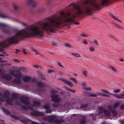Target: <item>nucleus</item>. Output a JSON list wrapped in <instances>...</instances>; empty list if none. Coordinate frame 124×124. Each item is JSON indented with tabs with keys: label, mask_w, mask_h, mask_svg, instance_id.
<instances>
[{
	"label": "nucleus",
	"mask_w": 124,
	"mask_h": 124,
	"mask_svg": "<svg viewBox=\"0 0 124 124\" xmlns=\"http://www.w3.org/2000/svg\"><path fill=\"white\" fill-rule=\"evenodd\" d=\"M111 0H80V7L74 3H71L65 8L66 12H60L62 17L54 14L45 18L44 22L41 21L36 23L37 25L40 26L43 30L54 32V29L56 26L60 25L63 21L66 23L73 22L75 21L74 19L83 14L91 15L93 7L95 9L99 10L101 5H108Z\"/></svg>",
	"instance_id": "f257e3e1"
},
{
	"label": "nucleus",
	"mask_w": 124,
	"mask_h": 124,
	"mask_svg": "<svg viewBox=\"0 0 124 124\" xmlns=\"http://www.w3.org/2000/svg\"><path fill=\"white\" fill-rule=\"evenodd\" d=\"M32 116H43V120L44 121H47L50 123H55L57 124H61L62 123L65 122L64 120L63 119H56V116L53 115L48 116H45V114L42 112H39L33 110L31 113Z\"/></svg>",
	"instance_id": "f03ea898"
},
{
	"label": "nucleus",
	"mask_w": 124,
	"mask_h": 124,
	"mask_svg": "<svg viewBox=\"0 0 124 124\" xmlns=\"http://www.w3.org/2000/svg\"><path fill=\"white\" fill-rule=\"evenodd\" d=\"M50 95L51 98V101L54 103L53 104L52 106L54 107H57L58 106L59 104L61 101V99L59 95L54 93L53 91Z\"/></svg>",
	"instance_id": "7ed1b4c3"
},
{
	"label": "nucleus",
	"mask_w": 124,
	"mask_h": 124,
	"mask_svg": "<svg viewBox=\"0 0 124 124\" xmlns=\"http://www.w3.org/2000/svg\"><path fill=\"white\" fill-rule=\"evenodd\" d=\"M0 27L2 28V30L3 32L5 33L9 34H12L11 31L9 29V26L5 23H0Z\"/></svg>",
	"instance_id": "20e7f679"
},
{
	"label": "nucleus",
	"mask_w": 124,
	"mask_h": 124,
	"mask_svg": "<svg viewBox=\"0 0 124 124\" xmlns=\"http://www.w3.org/2000/svg\"><path fill=\"white\" fill-rule=\"evenodd\" d=\"M98 108L99 110V111L98 112L99 113L102 114L103 113L105 116H111V112L108 110L105 109L102 107H99Z\"/></svg>",
	"instance_id": "39448f33"
},
{
	"label": "nucleus",
	"mask_w": 124,
	"mask_h": 124,
	"mask_svg": "<svg viewBox=\"0 0 124 124\" xmlns=\"http://www.w3.org/2000/svg\"><path fill=\"white\" fill-rule=\"evenodd\" d=\"M12 98H9L7 99L6 101L7 103L8 104L11 105V103L13 102V101L14 100V99H17L18 97V95L16 94H13L11 95Z\"/></svg>",
	"instance_id": "423d86ee"
},
{
	"label": "nucleus",
	"mask_w": 124,
	"mask_h": 124,
	"mask_svg": "<svg viewBox=\"0 0 124 124\" xmlns=\"http://www.w3.org/2000/svg\"><path fill=\"white\" fill-rule=\"evenodd\" d=\"M20 99L21 102L24 103L25 106H28L29 105L30 103L27 97L22 96L20 97Z\"/></svg>",
	"instance_id": "0eeeda50"
},
{
	"label": "nucleus",
	"mask_w": 124,
	"mask_h": 124,
	"mask_svg": "<svg viewBox=\"0 0 124 124\" xmlns=\"http://www.w3.org/2000/svg\"><path fill=\"white\" fill-rule=\"evenodd\" d=\"M43 107L45 109L46 113H50L52 112V109H50V104L49 103H46L43 106Z\"/></svg>",
	"instance_id": "6e6552de"
},
{
	"label": "nucleus",
	"mask_w": 124,
	"mask_h": 124,
	"mask_svg": "<svg viewBox=\"0 0 124 124\" xmlns=\"http://www.w3.org/2000/svg\"><path fill=\"white\" fill-rule=\"evenodd\" d=\"M23 80L25 82H31L33 83L35 82L36 81L35 78H32L27 76L24 77L23 78Z\"/></svg>",
	"instance_id": "1a4fd4ad"
},
{
	"label": "nucleus",
	"mask_w": 124,
	"mask_h": 124,
	"mask_svg": "<svg viewBox=\"0 0 124 124\" xmlns=\"http://www.w3.org/2000/svg\"><path fill=\"white\" fill-rule=\"evenodd\" d=\"M107 108L112 114L113 116H115L117 114V113L116 110L113 109L112 107L110 105L108 106Z\"/></svg>",
	"instance_id": "9d476101"
},
{
	"label": "nucleus",
	"mask_w": 124,
	"mask_h": 124,
	"mask_svg": "<svg viewBox=\"0 0 124 124\" xmlns=\"http://www.w3.org/2000/svg\"><path fill=\"white\" fill-rule=\"evenodd\" d=\"M7 47V38L5 40L0 42V52L2 51L3 48Z\"/></svg>",
	"instance_id": "9b49d317"
},
{
	"label": "nucleus",
	"mask_w": 124,
	"mask_h": 124,
	"mask_svg": "<svg viewBox=\"0 0 124 124\" xmlns=\"http://www.w3.org/2000/svg\"><path fill=\"white\" fill-rule=\"evenodd\" d=\"M2 78L6 80H10L12 79V77L9 74H3L1 75Z\"/></svg>",
	"instance_id": "f8f14e48"
},
{
	"label": "nucleus",
	"mask_w": 124,
	"mask_h": 124,
	"mask_svg": "<svg viewBox=\"0 0 124 124\" xmlns=\"http://www.w3.org/2000/svg\"><path fill=\"white\" fill-rule=\"evenodd\" d=\"M28 4L33 7H35L37 4V2L34 0H28Z\"/></svg>",
	"instance_id": "ddd939ff"
},
{
	"label": "nucleus",
	"mask_w": 124,
	"mask_h": 124,
	"mask_svg": "<svg viewBox=\"0 0 124 124\" xmlns=\"http://www.w3.org/2000/svg\"><path fill=\"white\" fill-rule=\"evenodd\" d=\"M61 79L62 81L64 82L66 84L68 85L70 87H73V84L72 83L70 82H69L66 79L64 78H61Z\"/></svg>",
	"instance_id": "4468645a"
},
{
	"label": "nucleus",
	"mask_w": 124,
	"mask_h": 124,
	"mask_svg": "<svg viewBox=\"0 0 124 124\" xmlns=\"http://www.w3.org/2000/svg\"><path fill=\"white\" fill-rule=\"evenodd\" d=\"M14 70H13L12 71L10 72V74L14 77H21L22 75L21 73H14Z\"/></svg>",
	"instance_id": "2eb2a0df"
},
{
	"label": "nucleus",
	"mask_w": 124,
	"mask_h": 124,
	"mask_svg": "<svg viewBox=\"0 0 124 124\" xmlns=\"http://www.w3.org/2000/svg\"><path fill=\"white\" fill-rule=\"evenodd\" d=\"M87 85V84L84 82H82L81 85V86L83 87L84 89L88 91L91 90V89L90 88L86 87Z\"/></svg>",
	"instance_id": "dca6fc26"
},
{
	"label": "nucleus",
	"mask_w": 124,
	"mask_h": 124,
	"mask_svg": "<svg viewBox=\"0 0 124 124\" xmlns=\"http://www.w3.org/2000/svg\"><path fill=\"white\" fill-rule=\"evenodd\" d=\"M82 117V118L79 120V123L80 124H85L86 118L85 116H83Z\"/></svg>",
	"instance_id": "f3484780"
},
{
	"label": "nucleus",
	"mask_w": 124,
	"mask_h": 124,
	"mask_svg": "<svg viewBox=\"0 0 124 124\" xmlns=\"http://www.w3.org/2000/svg\"><path fill=\"white\" fill-rule=\"evenodd\" d=\"M21 121L24 124H28L31 120L27 118H23L21 119Z\"/></svg>",
	"instance_id": "a211bd4d"
},
{
	"label": "nucleus",
	"mask_w": 124,
	"mask_h": 124,
	"mask_svg": "<svg viewBox=\"0 0 124 124\" xmlns=\"http://www.w3.org/2000/svg\"><path fill=\"white\" fill-rule=\"evenodd\" d=\"M17 77V78L14 79L12 81L13 83L15 84H19L21 82V79L20 78L21 77Z\"/></svg>",
	"instance_id": "6ab92c4d"
},
{
	"label": "nucleus",
	"mask_w": 124,
	"mask_h": 124,
	"mask_svg": "<svg viewBox=\"0 0 124 124\" xmlns=\"http://www.w3.org/2000/svg\"><path fill=\"white\" fill-rule=\"evenodd\" d=\"M10 93L8 91H6L3 93V97H5L6 99H7L9 97V95Z\"/></svg>",
	"instance_id": "aec40b11"
},
{
	"label": "nucleus",
	"mask_w": 124,
	"mask_h": 124,
	"mask_svg": "<svg viewBox=\"0 0 124 124\" xmlns=\"http://www.w3.org/2000/svg\"><path fill=\"white\" fill-rule=\"evenodd\" d=\"M40 103L39 101H35L33 102V104L32 106H34L35 107H38L40 106Z\"/></svg>",
	"instance_id": "412c9836"
},
{
	"label": "nucleus",
	"mask_w": 124,
	"mask_h": 124,
	"mask_svg": "<svg viewBox=\"0 0 124 124\" xmlns=\"http://www.w3.org/2000/svg\"><path fill=\"white\" fill-rule=\"evenodd\" d=\"M114 96L116 98H124V93L121 94L120 95H117L116 94H114Z\"/></svg>",
	"instance_id": "4be33fe9"
},
{
	"label": "nucleus",
	"mask_w": 124,
	"mask_h": 124,
	"mask_svg": "<svg viewBox=\"0 0 124 124\" xmlns=\"http://www.w3.org/2000/svg\"><path fill=\"white\" fill-rule=\"evenodd\" d=\"M88 105L87 104H82L80 106V108L82 109L85 108L87 107Z\"/></svg>",
	"instance_id": "5701e85b"
},
{
	"label": "nucleus",
	"mask_w": 124,
	"mask_h": 124,
	"mask_svg": "<svg viewBox=\"0 0 124 124\" xmlns=\"http://www.w3.org/2000/svg\"><path fill=\"white\" fill-rule=\"evenodd\" d=\"M37 85L40 88H43L44 86V85L42 83L38 82L37 83Z\"/></svg>",
	"instance_id": "b1692460"
},
{
	"label": "nucleus",
	"mask_w": 124,
	"mask_h": 124,
	"mask_svg": "<svg viewBox=\"0 0 124 124\" xmlns=\"http://www.w3.org/2000/svg\"><path fill=\"white\" fill-rule=\"evenodd\" d=\"M45 10V8L42 7L39 8L38 10V11L39 12H44Z\"/></svg>",
	"instance_id": "393cba45"
},
{
	"label": "nucleus",
	"mask_w": 124,
	"mask_h": 124,
	"mask_svg": "<svg viewBox=\"0 0 124 124\" xmlns=\"http://www.w3.org/2000/svg\"><path fill=\"white\" fill-rule=\"evenodd\" d=\"M2 111L5 113L8 114H10V113L9 111L5 108H2Z\"/></svg>",
	"instance_id": "a878e982"
},
{
	"label": "nucleus",
	"mask_w": 124,
	"mask_h": 124,
	"mask_svg": "<svg viewBox=\"0 0 124 124\" xmlns=\"http://www.w3.org/2000/svg\"><path fill=\"white\" fill-rule=\"evenodd\" d=\"M39 77L43 80H45L46 79L44 75L42 73H39Z\"/></svg>",
	"instance_id": "bb28decb"
},
{
	"label": "nucleus",
	"mask_w": 124,
	"mask_h": 124,
	"mask_svg": "<svg viewBox=\"0 0 124 124\" xmlns=\"http://www.w3.org/2000/svg\"><path fill=\"white\" fill-rule=\"evenodd\" d=\"M109 16L111 17H112L113 18L115 19H116L118 21H119L120 22L122 23L121 21L118 19L117 18H116V16H114L112 14H109Z\"/></svg>",
	"instance_id": "cd10ccee"
},
{
	"label": "nucleus",
	"mask_w": 124,
	"mask_h": 124,
	"mask_svg": "<svg viewBox=\"0 0 124 124\" xmlns=\"http://www.w3.org/2000/svg\"><path fill=\"white\" fill-rule=\"evenodd\" d=\"M102 95L104 96H108L109 95V94L107 92L105 91H103Z\"/></svg>",
	"instance_id": "c85d7f7f"
},
{
	"label": "nucleus",
	"mask_w": 124,
	"mask_h": 124,
	"mask_svg": "<svg viewBox=\"0 0 124 124\" xmlns=\"http://www.w3.org/2000/svg\"><path fill=\"white\" fill-rule=\"evenodd\" d=\"M71 55L77 57H80V55L78 53H71Z\"/></svg>",
	"instance_id": "c756f323"
},
{
	"label": "nucleus",
	"mask_w": 124,
	"mask_h": 124,
	"mask_svg": "<svg viewBox=\"0 0 124 124\" xmlns=\"http://www.w3.org/2000/svg\"><path fill=\"white\" fill-rule=\"evenodd\" d=\"M70 78L76 84H77L78 82L75 79V78H73V77H71Z\"/></svg>",
	"instance_id": "7c9ffc66"
},
{
	"label": "nucleus",
	"mask_w": 124,
	"mask_h": 124,
	"mask_svg": "<svg viewBox=\"0 0 124 124\" xmlns=\"http://www.w3.org/2000/svg\"><path fill=\"white\" fill-rule=\"evenodd\" d=\"M64 45L66 47H68L69 48L71 47V45L68 43H65L64 44Z\"/></svg>",
	"instance_id": "2f4dec72"
},
{
	"label": "nucleus",
	"mask_w": 124,
	"mask_h": 124,
	"mask_svg": "<svg viewBox=\"0 0 124 124\" xmlns=\"http://www.w3.org/2000/svg\"><path fill=\"white\" fill-rule=\"evenodd\" d=\"M119 105V104L118 103H116L114 104L113 105V107H112L113 109H114V108H117Z\"/></svg>",
	"instance_id": "473e14b6"
},
{
	"label": "nucleus",
	"mask_w": 124,
	"mask_h": 124,
	"mask_svg": "<svg viewBox=\"0 0 124 124\" xmlns=\"http://www.w3.org/2000/svg\"><path fill=\"white\" fill-rule=\"evenodd\" d=\"M12 116L13 118H15V119H18L19 118V117L15 115H12Z\"/></svg>",
	"instance_id": "72a5a7b5"
},
{
	"label": "nucleus",
	"mask_w": 124,
	"mask_h": 124,
	"mask_svg": "<svg viewBox=\"0 0 124 124\" xmlns=\"http://www.w3.org/2000/svg\"><path fill=\"white\" fill-rule=\"evenodd\" d=\"M114 25L117 28H119V29H121L122 28L120 26L116 23H114Z\"/></svg>",
	"instance_id": "f704fd0d"
},
{
	"label": "nucleus",
	"mask_w": 124,
	"mask_h": 124,
	"mask_svg": "<svg viewBox=\"0 0 124 124\" xmlns=\"http://www.w3.org/2000/svg\"><path fill=\"white\" fill-rule=\"evenodd\" d=\"M81 36L85 37H88V35L86 34L83 33L80 35Z\"/></svg>",
	"instance_id": "c9c22d12"
},
{
	"label": "nucleus",
	"mask_w": 124,
	"mask_h": 124,
	"mask_svg": "<svg viewBox=\"0 0 124 124\" xmlns=\"http://www.w3.org/2000/svg\"><path fill=\"white\" fill-rule=\"evenodd\" d=\"M21 108L23 110H26L28 109V107L23 106L21 107Z\"/></svg>",
	"instance_id": "e433bc0d"
},
{
	"label": "nucleus",
	"mask_w": 124,
	"mask_h": 124,
	"mask_svg": "<svg viewBox=\"0 0 124 124\" xmlns=\"http://www.w3.org/2000/svg\"><path fill=\"white\" fill-rule=\"evenodd\" d=\"M90 96L91 97H96L97 95V94H96L93 93L91 94H90Z\"/></svg>",
	"instance_id": "4c0bfd02"
},
{
	"label": "nucleus",
	"mask_w": 124,
	"mask_h": 124,
	"mask_svg": "<svg viewBox=\"0 0 124 124\" xmlns=\"http://www.w3.org/2000/svg\"><path fill=\"white\" fill-rule=\"evenodd\" d=\"M13 7L15 10H17L18 8V7L16 5L14 4L13 5Z\"/></svg>",
	"instance_id": "58836bf2"
},
{
	"label": "nucleus",
	"mask_w": 124,
	"mask_h": 124,
	"mask_svg": "<svg viewBox=\"0 0 124 124\" xmlns=\"http://www.w3.org/2000/svg\"><path fill=\"white\" fill-rule=\"evenodd\" d=\"M19 23L21 24H22L24 26H28V25L27 24H25L23 23L22 22H19Z\"/></svg>",
	"instance_id": "ea45409f"
},
{
	"label": "nucleus",
	"mask_w": 124,
	"mask_h": 124,
	"mask_svg": "<svg viewBox=\"0 0 124 124\" xmlns=\"http://www.w3.org/2000/svg\"><path fill=\"white\" fill-rule=\"evenodd\" d=\"M89 49L92 52H93L94 51V49L93 47H90L89 48Z\"/></svg>",
	"instance_id": "a19ab883"
},
{
	"label": "nucleus",
	"mask_w": 124,
	"mask_h": 124,
	"mask_svg": "<svg viewBox=\"0 0 124 124\" xmlns=\"http://www.w3.org/2000/svg\"><path fill=\"white\" fill-rule=\"evenodd\" d=\"M83 43L84 44L87 45L88 44V42L87 41L84 40L83 41Z\"/></svg>",
	"instance_id": "79ce46f5"
},
{
	"label": "nucleus",
	"mask_w": 124,
	"mask_h": 124,
	"mask_svg": "<svg viewBox=\"0 0 124 124\" xmlns=\"http://www.w3.org/2000/svg\"><path fill=\"white\" fill-rule=\"evenodd\" d=\"M58 64L60 67H63V66L62 64V63L61 62H57Z\"/></svg>",
	"instance_id": "37998d69"
},
{
	"label": "nucleus",
	"mask_w": 124,
	"mask_h": 124,
	"mask_svg": "<svg viewBox=\"0 0 124 124\" xmlns=\"http://www.w3.org/2000/svg\"><path fill=\"white\" fill-rule=\"evenodd\" d=\"M30 122H31V124H39L38 123L36 122L32 121H30Z\"/></svg>",
	"instance_id": "c03bdc74"
},
{
	"label": "nucleus",
	"mask_w": 124,
	"mask_h": 124,
	"mask_svg": "<svg viewBox=\"0 0 124 124\" xmlns=\"http://www.w3.org/2000/svg\"><path fill=\"white\" fill-rule=\"evenodd\" d=\"M92 118L93 120H94L96 119V116L93 114H92Z\"/></svg>",
	"instance_id": "a18cd8bd"
},
{
	"label": "nucleus",
	"mask_w": 124,
	"mask_h": 124,
	"mask_svg": "<svg viewBox=\"0 0 124 124\" xmlns=\"http://www.w3.org/2000/svg\"><path fill=\"white\" fill-rule=\"evenodd\" d=\"M120 109L121 110H123L124 109V105L121 106L120 107Z\"/></svg>",
	"instance_id": "49530a36"
},
{
	"label": "nucleus",
	"mask_w": 124,
	"mask_h": 124,
	"mask_svg": "<svg viewBox=\"0 0 124 124\" xmlns=\"http://www.w3.org/2000/svg\"><path fill=\"white\" fill-rule=\"evenodd\" d=\"M93 42L96 45H98V41L96 40H94L93 41Z\"/></svg>",
	"instance_id": "de8ad7c7"
},
{
	"label": "nucleus",
	"mask_w": 124,
	"mask_h": 124,
	"mask_svg": "<svg viewBox=\"0 0 124 124\" xmlns=\"http://www.w3.org/2000/svg\"><path fill=\"white\" fill-rule=\"evenodd\" d=\"M120 91L119 90H114V92L115 93H117L119 92Z\"/></svg>",
	"instance_id": "09e8293b"
},
{
	"label": "nucleus",
	"mask_w": 124,
	"mask_h": 124,
	"mask_svg": "<svg viewBox=\"0 0 124 124\" xmlns=\"http://www.w3.org/2000/svg\"><path fill=\"white\" fill-rule=\"evenodd\" d=\"M14 61L15 62H17L18 63H19L20 62V60L17 59H14Z\"/></svg>",
	"instance_id": "8fccbe9b"
},
{
	"label": "nucleus",
	"mask_w": 124,
	"mask_h": 124,
	"mask_svg": "<svg viewBox=\"0 0 124 124\" xmlns=\"http://www.w3.org/2000/svg\"><path fill=\"white\" fill-rule=\"evenodd\" d=\"M15 50L16 51L15 52L16 54H18L19 52H21V51L17 49H16Z\"/></svg>",
	"instance_id": "3c124183"
},
{
	"label": "nucleus",
	"mask_w": 124,
	"mask_h": 124,
	"mask_svg": "<svg viewBox=\"0 0 124 124\" xmlns=\"http://www.w3.org/2000/svg\"><path fill=\"white\" fill-rule=\"evenodd\" d=\"M21 70L23 71H24V72L25 71V72H26L27 71V69L26 68H22L21 69Z\"/></svg>",
	"instance_id": "603ef678"
},
{
	"label": "nucleus",
	"mask_w": 124,
	"mask_h": 124,
	"mask_svg": "<svg viewBox=\"0 0 124 124\" xmlns=\"http://www.w3.org/2000/svg\"><path fill=\"white\" fill-rule=\"evenodd\" d=\"M0 17L4 18L6 17V16L1 15H0Z\"/></svg>",
	"instance_id": "864d4df0"
},
{
	"label": "nucleus",
	"mask_w": 124,
	"mask_h": 124,
	"mask_svg": "<svg viewBox=\"0 0 124 124\" xmlns=\"http://www.w3.org/2000/svg\"><path fill=\"white\" fill-rule=\"evenodd\" d=\"M22 51L25 54H27V52H25V50L24 49H22Z\"/></svg>",
	"instance_id": "5fc2aeb1"
},
{
	"label": "nucleus",
	"mask_w": 124,
	"mask_h": 124,
	"mask_svg": "<svg viewBox=\"0 0 124 124\" xmlns=\"http://www.w3.org/2000/svg\"><path fill=\"white\" fill-rule=\"evenodd\" d=\"M87 73V72L86 71H84L83 72V74L85 76H86V74Z\"/></svg>",
	"instance_id": "6e6d98bb"
},
{
	"label": "nucleus",
	"mask_w": 124,
	"mask_h": 124,
	"mask_svg": "<svg viewBox=\"0 0 124 124\" xmlns=\"http://www.w3.org/2000/svg\"><path fill=\"white\" fill-rule=\"evenodd\" d=\"M111 69H112V70H113V71L114 72L116 73V70L114 69V68H112Z\"/></svg>",
	"instance_id": "4d7b16f0"
},
{
	"label": "nucleus",
	"mask_w": 124,
	"mask_h": 124,
	"mask_svg": "<svg viewBox=\"0 0 124 124\" xmlns=\"http://www.w3.org/2000/svg\"><path fill=\"white\" fill-rule=\"evenodd\" d=\"M53 70H48V73H50L51 72H53Z\"/></svg>",
	"instance_id": "13d9d810"
},
{
	"label": "nucleus",
	"mask_w": 124,
	"mask_h": 124,
	"mask_svg": "<svg viewBox=\"0 0 124 124\" xmlns=\"http://www.w3.org/2000/svg\"><path fill=\"white\" fill-rule=\"evenodd\" d=\"M73 23L76 25H78L79 24V23L78 22H74Z\"/></svg>",
	"instance_id": "bf43d9fd"
},
{
	"label": "nucleus",
	"mask_w": 124,
	"mask_h": 124,
	"mask_svg": "<svg viewBox=\"0 0 124 124\" xmlns=\"http://www.w3.org/2000/svg\"><path fill=\"white\" fill-rule=\"evenodd\" d=\"M119 60L121 62H123L124 61V60L123 59H120Z\"/></svg>",
	"instance_id": "052dcab7"
},
{
	"label": "nucleus",
	"mask_w": 124,
	"mask_h": 124,
	"mask_svg": "<svg viewBox=\"0 0 124 124\" xmlns=\"http://www.w3.org/2000/svg\"><path fill=\"white\" fill-rule=\"evenodd\" d=\"M34 51H35V52L36 53V54H39V53H38V51L36 50H34Z\"/></svg>",
	"instance_id": "680f3d73"
},
{
	"label": "nucleus",
	"mask_w": 124,
	"mask_h": 124,
	"mask_svg": "<svg viewBox=\"0 0 124 124\" xmlns=\"http://www.w3.org/2000/svg\"><path fill=\"white\" fill-rule=\"evenodd\" d=\"M0 101H3V99L1 97L0 98Z\"/></svg>",
	"instance_id": "e2e57ef3"
},
{
	"label": "nucleus",
	"mask_w": 124,
	"mask_h": 124,
	"mask_svg": "<svg viewBox=\"0 0 124 124\" xmlns=\"http://www.w3.org/2000/svg\"><path fill=\"white\" fill-rule=\"evenodd\" d=\"M50 2V0H49L47 1V3L48 4H49Z\"/></svg>",
	"instance_id": "0e129e2a"
},
{
	"label": "nucleus",
	"mask_w": 124,
	"mask_h": 124,
	"mask_svg": "<svg viewBox=\"0 0 124 124\" xmlns=\"http://www.w3.org/2000/svg\"><path fill=\"white\" fill-rule=\"evenodd\" d=\"M0 56H4V55L3 54H0Z\"/></svg>",
	"instance_id": "69168bd1"
},
{
	"label": "nucleus",
	"mask_w": 124,
	"mask_h": 124,
	"mask_svg": "<svg viewBox=\"0 0 124 124\" xmlns=\"http://www.w3.org/2000/svg\"><path fill=\"white\" fill-rule=\"evenodd\" d=\"M71 92H73V93H74V92H75V91H74V90H71Z\"/></svg>",
	"instance_id": "338daca9"
},
{
	"label": "nucleus",
	"mask_w": 124,
	"mask_h": 124,
	"mask_svg": "<svg viewBox=\"0 0 124 124\" xmlns=\"http://www.w3.org/2000/svg\"><path fill=\"white\" fill-rule=\"evenodd\" d=\"M33 66L35 68H37L38 67V66H36V65H34Z\"/></svg>",
	"instance_id": "774afa93"
}]
</instances>
